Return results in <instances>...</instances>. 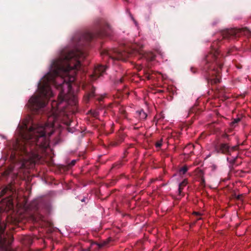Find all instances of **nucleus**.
Returning <instances> with one entry per match:
<instances>
[{"instance_id": "nucleus-15", "label": "nucleus", "mask_w": 251, "mask_h": 251, "mask_svg": "<svg viewBox=\"0 0 251 251\" xmlns=\"http://www.w3.org/2000/svg\"><path fill=\"white\" fill-rule=\"evenodd\" d=\"M122 142V141H112L110 143V145L113 147H116L118 146Z\"/></svg>"}, {"instance_id": "nucleus-27", "label": "nucleus", "mask_w": 251, "mask_h": 251, "mask_svg": "<svg viewBox=\"0 0 251 251\" xmlns=\"http://www.w3.org/2000/svg\"><path fill=\"white\" fill-rule=\"evenodd\" d=\"M237 68L238 69H241L242 68V66L240 65H237Z\"/></svg>"}, {"instance_id": "nucleus-7", "label": "nucleus", "mask_w": 251, "mask_h": 251, "mask_svg": "<svg viewBox=\"0 0 251 251\" xmlns=\"http://www.w3.org/2000/svg\"><path fill=\"white\" fill-rule=\"evenodd\" d=\"M5 227L4 225H0V247L5 248L10 246L13 241L12 236L5 233Z\"/></svg>"}, {"instance_id": "nucleus-1", "label": "nucleus", "mask_w": 251, "mask_h": 251, "mask_svg": "<svg viewBox=\"0 0 251 251\" xmlns=\"http://www.w3.org/2000/svg\"><path fill=\"white\" fill-rule=\"evenodd\" d=\"M109 26L101 23L100 20L96 23L92 32L78 33L74 35L72 41L75 48L64 50L60 56L54 60L48 73L39 82L38 93L29 100L27 106L33 113L39 114L44 108L49 99L53 96L50 85L59 90L57 101H52L51 105L54 111L62 110L65 107L63 102L76 105L77 98L72 89V84L75 81L76 72L81 68V60L87 55L83 46H88L91 40L97 37L108 36Z\"/></svg>"}, {"instance_id": "nucleus-13", "label": "nucleus", "mask_w": 251, "mask_h": 251, "mask_svg": "<svg viewBox=\"0 0 251 251\" xmlns=\"http://www.w3.org/2000/svg\"><path fill=\"white\" fill-rule=\"evenodd\" d=\"M240 121V119L239 118L234 119L233 120L231 123V126L232 127L236 126V125Z\"/></svg>"}, {"instance_id": "nucleus-16", "label": "nucleus", "mask_w": 251, "mask_h": 251, "mask_svg": "<svg viewBox=\"0 0 251 251\" xmlns=\"http://www.w3.org/2000/svg\"><path fill=\"white\" fill-rule=\"evenodd\" d=\"M187 180L186 179H184L181 183H179V186L180 187L184 188L187 184Z\"/></svg>"}, {"instance_id": "nucleus-19", "label": "nucleus", "mask_w": 251, "mask_h": 251, "mask_svg": "<svg viewBox=\"0 0 251 251\" xmlns=\"http://www.w3.org/2000/svg\"><path fill=\"white\" fill-rule=\"evenodd\" d=\"M76 162V160H73L71 161V162L68 164L69 167L71 168L73 166H74Z\"/></svg>"}, {"instance_id": "nucleus-2", "label": "nucleus", "mask_w": 251, "mask_h": 251, "mask_svg": "<svg viewBox=\"0 0 251 251\" xmlns=\"http://www.w3.org/2000/svg\"><path fill=\"white\" fill-rule=\"evenodd\" d=\"M56 117L48 118L46 123L35 124L28 126L26 124L19 126L17 130L18 137L13 145L14 157L19 156L23 166L32 168L39 163L42 158L41 153L49 146V137L54 132Z\"/></svg>"}, {"instance_id": "nucleus-25", "label": "nucleus", "mask_w": 251, "mask_h": 251, "mask_svg": "<svg viewBox=\"0 0 251 251\" xmlns=\"http://www.w3.org/2000/svg\"><path fill=\"white\" fill-rule=\"evenodd\" d=\"M183 189V188H182L181 187H180V186H178V192H179V194L180 195H181L182 191Z\"/></svg>"}, {"instance_id": "nucleus-9", "label": "nucleus", "mask_w": 251, "mask_h": 251, "mask_svg": "<svg viewBox=\"0 0 251 251\" xmlns=\"http://www.w3.org/2000/svg\"><path fill=\"white\" fill-rule=\"evenodd\" d=\"M106 68V67L105 66L101 65H98L94 71L93 77H95V78H97L103 75Z\"/></svg>"}, {"instance_id": "nucleus-6", "label": "nucleus", "mask_w": 251, "mask_h": 251, "mask_svg": "<svg viewBox=\"0 0 251 251\" xmlns=\"http://www.w3.org/2000/svg\"><path fill=\"white\" fill-rule=\"evenodd\" d=\"M242 34H247L250 40H251V32L246 28H231L226 29L222 32L223 39H229L239 37Z\"/></svg>"}, {"instance_id": "nucleus-14", "label": "nucleus", "mask_w": 251, "mask_h": 251, "mask_svg": "<svg viewBox=\"0 0 251 251\" xmlns=\"http://www.w3.org/2000/svg\"><path fill=\"white\" fill-rule=\"evenodd\" d=\"M187 170H188L187 167L185 166L180 169L179 173L182 174H185L186 173V172L187 171Z\"/></svg>"}, {"instance_id": "nucleus-23", "label": "nucleus", "mask_w": 251, "mask_h": 251, "mask_svg": "<svg viewBox=\"0 0 251 251\" xmlns=\"http://www.w3.org/2000/svg\"><path fill=\"white\" fill-rule=\"evenodd\" d=\"M124 81V78L123 77L120 78L119 80H117V83H123Z\"/></svg>"}, {"instance_id": "nucleus-10", "label": "nucleus", "mask_w": 251, "mask_h": 251, "mask_svg": "<svg viewBox=\"0 0 251 251\" xmlns=\"http://www.w3.org/2000/svg\"><path fill=\"white\" fill-rule=\"evenodd\" d=\"M88 91L84 96V100L85 102H88L90 98H93L95 96V88L93 86H90Z\"/></svg>"}, {"instance_id": "nucleus-24", "label": "nucleus", "mask_w": 251, "mask_h": 251, "mask_svg": "<svg viewBox=\"0 0 251 251\" xmlns=\"http://www.w3.org/2000/svg\"><path fill=\"white\" fill-rule=\"evenodd\" d=\"M237 147L236 146H233V147H232L231 148H230V152L231 151H233L235 150H237Z\"/></svg>"}, {"instance_id": "nucleus-5", "label": "nucleus", "mask_w": 251, "mask_h": 251, "mask_svg": "<svg viewBox=\"0 0 251 251\" xmlns=\"http://www.w3.org/2000/svg\"><path fill=\"white\" fill-rule=\"evenodd\" d=\"M102 55L104 57L108 58L111 61L122 60L126 61L127 57H129L131 53L126 51L112 49L110 50H104L101 53Z\"/></svg>"}, {"instance_id": "nucleus-21", "label": "nucleus", "mask_w": 251, "mask_h": 251, "mask_svg": "<svg viewBox=\"0 0 251 251\" xmlns=\"http://www.w3.org/2000/svg\"><path fill=\"white\" fill-rule=\"evenodd\" d=\"M205 180H204V178L203 177V176H201V185H205Z\"/></svg>"}, {"instance_id": "nucleus-18", "label": "nucleus", "mask_w": 251, "mask_h": 251, "mask_svg": "<svg viewBox=\"0 0 251 251\" xmlns=\"http://www.w3.org/2000/svg\"><path fill=\"white\" fill-rule=\"evenodd\" d=\"M145 75L146 78L147 79L150 80V79H151V73L150 72V71H146L145 73Z\"/></svg>"}, {"instance_id": "nucleus-20", "label": "nucleus", "mask_w": 251, "mask_h": 251, "mask_svg": "<svg viewBox=\"0 0 251 251\" xmlns=\"http://www.w3.org/2000/svg\"><path fill=\"white\" fill-rule=\"evenodd\" d=\"M161 146H162V140L158 141L155 143V147L156 148H160L161 147Z\"/></svg>"}, {"instance_id": "nucleus-3", "label": "nucleus", "mask_w": 251, "mask_h": 251, "mask_svg": "<svg viewBox=\"0 0 251 251\" xmlns=\"http://www.w3.org/2000/svg\"><path fill=\"white\" fill-rule=\"evenodd\" d=\"M221 40L214 41L211 46V50L206 55L203 63V69L207 73V82L211 85H216L220 82L221 71L224 64L223 54L219 51L218 48Z\"/></svg>"}, {"instance_id": "nucleus-8", "label": "nucleus", "mask_w": 251, "mask_h": 251, "mask_svg": "<svg viewBox=\"0 0 251 251\" xmlns=\"http://www.w3.org/2000/svg\"><path fill=\"white\" fill-rule=\"evenodd\" d=\"M215 150L218 153L229 155L230 154V147L226 143H222L215 147Z\"/></svg>"}, {"instance_id": "nucleus-11", "label": "nucleus", "mask_w": 251, "mask_h": 251, "mask_svg": "<svg viewBox=\"0 0 251 251\" xmlns=\"http://www.w3.org/2000/svg\"><path fill=\"white\" fill-rule=\"evenodd\" d=\"M237 157L233 158H231L229 157H227V160L229 163V168L230 169H232L233 168V166L235 164L236 160H237Z\"/></svg>"}, {"instance_id": "nucleus-28", "label": "nucleus", "mask_w": 251, "mask_h": 251, "mask_svg": "<svg viewBox=\"0 0 251 251\" xmlns=\"http://www.w3.org/2000/svg\"><path fill=\"white\" fill-rule=\"evenodd\" d=\"M81 201H82V202L85 201L84 199H82Z\"/></svg>"}, {"instance_id": "nucleus-22", "label": "nucleus", "mask_w": 251, "mask_h": 251, "mask_svg": "<svg viewBox=\"0 0 251 251\" xmlns=\"http://www.w3.org/2000/svg\"><path fill=\"white\" fill-rule=\"evenodd\" d=\"M94 244L97 245L99 246V248H101V247H102L103 246V245H100V244H98V243H97L96 242H94L91 243V246H92V245H93Z\"/></svg>"}, {"instance_id": "nucleus-17", "label": "nucleus", "mask_w": 251, "mask_h": 251, "mask_svg": "<svg viewBox=\"0 0 251 251\" xmlns=\"http://www.w3.org/2000/svg\"><path fill=\"white\" fill-rule=\"evenodd\" d=\"M119 111L121 113V115H123V117H126V111H125V110L124 108H123L122 107H121L119 109Z\"/></svg>"}, {"instance_id": "nucleus-12", "label": "nucleus", "mask_w": 251, "mask_h": 251, "mask_svg": "<svg viewBox=\"0 0 251 251\" xmlns=\"http://www.w3.org/2000/svg\"><path fill=\"white\" fill-rule=\"evenodd\" d=\"M139 114L140 118L142 120H145L147 117V114L143 111V110L139 111Z\"/></svg>"}, {"instance_id": "nucleus-26", "label": "nucleus", "mask_w": 251, "mask_h": 251, "mask_svg": "<svg viewBox=\"0 0 251 251\" xmlns=\"http://www.w3.org/2000/svg\"><path fill=\"white\" fill-rule=\"evenodd\" d=\"M90 248L91 247H89L87 249H82V251H90Z\"/></svg>"}, {"instance_id": "nucleus-4", "label": "nucleus", "mask_w": 251, "mask_h": 251, "mask_svg": "<svg viewBox=\"0 0 251 251\" xmlns=\"http://www.w3.org/2000/svg\"><path fill=\"white\" fill-rule=\"evenodd\" d=\"M16 192V189L12 184L5 186L0 191V198L6 195V198L1 201V207L4 210H9L13 208V199L11 196Z\"/></svg>"}]
</instances>
